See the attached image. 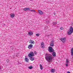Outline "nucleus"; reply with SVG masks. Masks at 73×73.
I'll return each mask as SVG.
<instances>
[{
	"instance_id": "nucleus-1",
	"label": "nucleus",
	"mask_w": 73,
	"mask_h": 73,
	"mask_svg": "<svg viewBox=\"0 0 73 73\" xmlns=\"http://www.w3.org/2000/svg\"><path fill=\"white\" fill-rule=\"evenodd\" d=\"M47 56H46L45 58L46 60L48 61V62H50L52 61L53 60V56L52 55L49 54H46Z\"/></svg>"
},
{
	"instance_id": "nucleus-2",
	"label": "nucleus",
	"mask_w": 73,
	"mask_h": 73,
	"mask_svg": "<svg viewBox=\"0 0 73 73\" xmlns=\"http://www.w3.org/2000/svg\"><path fill=\"white\" fill-rule=\"evenodd\" d=\"M72 33H73V28L71 27L69 29V30L67 32V34L68 35H71Z\"/></svg>"
},
{
	"instance_id": "nucleus-3",
	"label": "nucleus",
	"mask_w": 73,
	"mask_h": 73,
	"mask_svg": "<svg viewBox=\"0 0 73 73\" xmlns=\"http://www.w3.org/2000/svg\"><path fill=\"white\" fill-rule=\"evenodd\" d=\"M48 51L49 52H53L54 50L52 48V47H50L48 48Z\"/></svg>"
},
{
	"instance_id": "nucleus-4",
	"label": "nucleus",
	"mask_w": 73,
	"mask_h": 73,
	"mask_svg": "<svg viewBox=\"0 0 73 73\" xmlns=\"http://www.w3.org/2000/svg\"><path fill=\"white\" fill-rule=\"evenodd\" d=\"M28 56L29 57H33L35 56V54H34L33 52H31L30 54H29Z\"/></svg>"
},
{
	"instance_id": "nucleus-5",
	"label": "nucleus",
	"mask_w": 73,
	"mask_h": 73,
	"mask_svg": "<svg viewBox=\"0 0 73 73\" xmlns=\"http://www.w3.org/2000/svg\"><path fill=\"white\" fill-rule=\"evenodd\" d=\"M60 40L62 42H65L66 40V38H60Z\"/></svg>"
},
{
	"instance_id": "nucleus-6",
	"label": "nucleus",
	"mask_w": 73,
	"mask_h": 73,
	"mask_svg": "<svg viewBox=\"0 0 73 73\" xmlns=\"http://www.w3.org/2000/svg\"><path fill=\"white\" fill-rule=\"evenodd\" d=\"M29 43H30V44H35V42H34V41H33V40H31L30 41Z\"/></svg>"
},
{
	"instance_id": "nucleus-7",
	"label": "nucleus",
	"mask_w": 73,
	"mask_h": 73,
	"mask_svg": "<svg viewBox=\"0 0 73 73\" xmlns=\"http://www.w3.org/2000/svg\"><path fill=\"white\" fill-rule=\"evenodd\" d=\"M33 47V45L30 44L28 46V48L29 49H31V48Z\"/></svg>"
},
{
	"instance_id": "nucleus-8",
	"label": "nucleus",
	"mask_w": 73,
	"mask_h": 73,
	"mask_svg": "<svg viewBox=\"0 0 73 73\" xmlns=\"http://www.w3.org/2000/svg\"><path fill=\"white\" fill-rule=\"evenodd\" d=\"M41 47L42 48H44V42H42L41 43Z\"/></svg>"
},
{
	"instance_id": "nucleus-9",
	"label": "nucleus",
	"mask_w": 73,
	"mask_h": 73,
	"mask_svg": "<svg viewBox=\"0 0 73 73\" xmlns=\"http://www.w3.org/2000/svg\"><path fill=\"white\" fill-rule=\"evenodd\" d=\"M10 16L11 18H13L15 17V14L11 13L10 14Z\"/></svg>"
},
{
	"instance_id": "nucleus-10",
	"label": "nucleus",
	"mask_w": 73,
	"mask_h": 73,
	"mask_svg": "<svg viewBox=\"0 0 73 73\" xmlns=\"http://www.w3.org/2000/svg\"><path fill=\"white\" fill-rule=\"evenodd\" d=\"M50 46H54L53 41H51V43H50Z\"/></svg>"
},
{
	"instance_id": "nucleus-11",
	"label": "nucleus",
	"mask_w": 73,
	"mask_h": 73,
	"mask_svg": "<svg viewBox=\"0 0 73 73\" xmlns=\"http://www.w3.org/2000/svg\"><path fill=\"white\" fill-rule=\"evenodd\" d=\"M30 10V9L29 8H26L23 9L24 11H28Z\"/></svg>"
},
{
	"instance_id": "nucleus-12",
	"label": "nucleus",
	"mask_w": 73,
	"mask_h": 73,
	"mask_svg": "<svg viewBox=\"0 0 73 73\" xmlns=\"http://www.w3.org/2000/svg\"><path fill=\"white\" fill-rule=\"evenodd\" d=\"M38 13L40 14V15H42V14H43V12H42V11L40 10H38Z\"/></svg>"
},
{
	"instance_id": "nucleus-13",
	"label": "nucleus",
	"mask_w": 73,
	"mask_h": 73,
	"mask_svg": "<svg viewBox=\"0 0 73 73\" xmlns=\"http://www.w3.org/2000/svg\"><path fill=\"white\" fill-rule=\"evenodd\" d=\"M52 55L53 56H54V57H56V52H53Z\"/></svg>"
},
{
	"instance_id": "nucleus-14",
	"label": "nucleus",
	"mask_w": 73,
	"mask_h": 73,
	"mask_svg": "<svg viewBox=\"0 0 73 73\" xmlns=\"http://www.w3.org/2000/svg\"><path fill=\"white\" fill-rule=\"evenodd\" d=\"M30 57V58L31 61H33L35 60V58L33 57H32L31 56L29 57Z\"/></svg>"
},
{
	"instance_id": "nucleus-15",
	"label": "nucleus",
	"mask_w": 73,
	"mask_h": 73,
	"mask_svg": "<svg viewBox=\"0 0 73 73\" xmlns=\"http://www.w3.org/2000/svg\"><path fill=\"white\" fill-rule=\"evenodd\" d=\"M33 66H32V65H31L28 67V68H29V69H33Z\"/></svg>"
},
{
	"instance_id": "nucleus-16",
	"label": "nucleus",
	"mask_w": 73,
	"mask_h": 73,
	"mask_svg": "<svg viewBox=\"0 0 73 73\" xmlns=\"http://www.w3.org/2000/svg\"><path fill=\"white\" fill-rule=\"evenodd\" d=\"M55 70L54 69H51V72L52 73H54L55 72Z\"/></svg>"
},
{
	"instance_id": "nucleus-17",
	"label": "nucleus",
	"mask_w": 73,
	"mask_h": 73,
	"mask_svg": "<svg viewBox=\"0 0 73 73\" xmlns=\"http://www.w3.org/2000/svg\"><path fill=\"white\" fill-rule=\"evenodd\" d=\"M25 60L27 62H29V59H28V58H25Z\"/></svg>"
},
{
	"instance_id": "nucleus-18",
	"label": "nucleus",
	"mask_w": 73,
	"mask_h": 73,
	"mask_svg": "<svg viewBox=\"0 0 73 73\" xmlns=\"http://www.w3.org/2000/svg\"><path fill=\"white\" fill-rule=\"evenodd\" d=\"M29 35H30V36H31V35H33V33H32V32H31L29 33Z\"/></svg>"
},
{
	"instance_id": "nucleus-19",
	"label": "nucleus",
	"mask_w": 73,
	"mask_h": 73,
	"mask_svg": "<svg viewBox=\"0 0 73 73\" xmlns=\"http://www.w3.org/2000/svg\"><path fill=\"white\" fill-rule=\"evenodd\" d=\"M40 68L41 70H42V69H43V67H42V66L41 64H40Z\"/></svg>"
},
{
	"instance_id": "nucleus-20",
	"label": "nucleus",
	"mask_w": 73,
	"mask_h": 73,
	"mask_svg": "<svg viewBox=\"0 0 73 73\" xmlns=\"http://www.w3.org/2000/svg\"><path fill=\"white\" fill-rule=\"evenodd\" d=\"M31 12H36V11L35 10H30Z\"/></svg>"
},
{
	"instance_id": "nucleus-21",
	"label": "nucleus",
	"mask_w": 73,
	"mask_h": 73,
	"mask_svg": "<svg viewBox=\"0 0 73 73\" xmlns=\"http://www.w3.org/2000/svg\"><path fill=\"white\" fill-rule=\"evenodd\" d=\"M57 24V23L56 22H54L53 23V25L54 26L55 25H56V24Z\"/></svg>"
},
{
	"instance_id": "nucleus-22",
	"label": "nucleus",
	"mask_w": 73,
	"mask_h": 73,
	"mask_svg": "<svg viewBox=\"0 0 73 73\" xmlns=\"http://www.w3.org/2000/svg\"><path fill=\"white\" fill-rule=\"evenodd\" d=\"M60 29L61 30H63L64 29V28H63V27H61L60 28Z\"/></svg>"
},
{
	"instance_id": "nucleus-23",
	"label": "nucleus",
	"mask_w": 73,
	"mask_h": 73,
	"mask_svg": "<svg viewBox=\"0 0 73 73\" xmlns=\"http://www.w3.org/2000/svg\"><path fill=\"white\" fill-rule=\"evenodd\" d=\"M71 56H73V52L72 51L71 52Z\"/></svg>"
},
{
	"instance_id": "nucleus-24",
	"label": "nucleus",
	"mask_w": 73,
	"mask_h": 73,
	"mask_svg": "<svg viewBox=\"0 0 73 73\" xmlns=\"http://www.w3.org/2000/svg\"><path fill=\"white\" fill-rule=\"evenodd\" d=\"M36 35L37 36H40V35L39 34H36Z\"/></svg>"
},
{
	"instance_id": "nucleus-25",
	"label": "nucleus",
	"mask_w": 73,
	"mask_h": 73,
	"mask_svg": "<svg viewBox=\"0 0 73 73\" xmlns=\"http://www.w3.org/2000/svg\"><path fill=\"white\" fill-rule=\"evenodd\" d=\"M37 52L36 51H35V54H37Z\"/></svg>"
},
{
	"instance_id": "nucleus-26",
	"label": "nucleus",
	"mask_w": 73,
	"mask_h": 73,
	"mask_svg": "<svg viewBox=\"0 0 73 73\" xmlns=\"http://www.w3.org/2000/svg\"><path fill=\"white\" fill-rule=\"evenodd\" d=\"M66 62H67V63H68V62H69V61H68V60H66Z\"/></svg>"
},
{
	"instance_id": "nucleus-27",
	"label": "nucleus",
	"mask_w": 73,
	"mask_h": 73,
	"mask_svg": "<svg viewBox=\"0 0 73 73\" xmlns=\"http://www.w3.org/2000/svg\"><path fill=\"white\" fill-rule=\"evenodd\" d=\"M71 52H73V48H72L71 50Z\"/></svg>"
},
{
	"instance_id": "nucleus-28",
	"label": "nucleus",
	"mask_w": 73,
	"mask_h": 73,
	"mask_svg": "<svg viewBox=\"0 0 73 73\" xmlns=\"http://www.w3.org/2000/svg\"><path fill=\"white\" fill-rule=\"evenodd\" d=\"M49 36H51V34H50V35H47V36H48V37H49Z\"/></svg>"
},
{
	"instance_id": "nucleus-29",
	"label": "nucleus",
	"mask_w": 73,
	"mask_h": 73,
	"mask_svg": "<svg viewBox=\"0 0 73 73\" xmlns=\"http://www.w3.org/2000/svg\"><path fill=\"white\" fill-rule=\"evenodd\" d=\"M66 66H68V64H66Z\"/></svg>"
},
{
	"instance_id": "nucleus-30",
	"label": "nucleus",
	"mask_w": 73,
	"mask_h": 73,
	"mask_svg": "<svg viewBox=\"0 0 73 73\" xmlns=\"http://www.w3.org/2000/svg\"><path fill=\"white\" fill-rule=\"evenodd\" d=\"M67 73H70V72L69 71H68L67 72Z\"/></svg>"
},
{
	"instance_id": "nucleus-31",
	"label": "nucleus",
	"mask_w": 73,
	"mask_h": 73,
	"mask_svg": "<svg viewBox=\"0 0 73 73\" xmlns=\"http://www.w3.org/2000/svg\"><path fill=\"white\" fill-rule=\"evenodd\" d=\"M1 69V67L0 66V69Z\"/></svg>"
}]
</instances>
